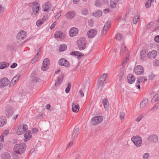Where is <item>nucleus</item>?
<instances>
[{
    "label": "nucleus",
    "instance_id": "obj_17",
    "mask_svg": "<svg viewBox=\"0 0 159 159\" xmlns=\"http://www.w3.org/2000/svg\"><path fill=\"white\" fill-rule=\"evenodd\" d=\"M72 111L73 112H77L79 110L80 107L76 103L74 102L72 104Z\"/></svg>",
    "mask_w": 159,
    "mask_h": 159
},
{
    "label": "nucleus",
    "instance_id": "obj_24",
    "mask_svg": "<svg viewBox=\"0 0 159 159\" xmlns=\"http://www.w3.org/2000/svg\"><path fill=\"white\" fill-rule=\"evenodd\" d=\"M70 54L72 56H75L78 57V58L80 59L81 57L84 56V54L78 51L72 52Z\"/></svg>",
    "mask_w": 159,
    "mask_h": 159
},
{
    "label": "nucleus",
    "instance_id": "obj_23",
    "mask_svg": "<svg viewBox=\"0 0 159 159\" xmlns=\"http://www.w3.org/2000/svg\"><path fill=\"white\" fill-rule=\"evenodd\" d=\"M6 115L8 117H11L13 114V110L11 107H8L6 111Z\"/></svg>",
    "mask_w": 159,
    "mask_h": 159
},
{
    "label": "nucleus",
    "instance_id": "obj_53",
    "mask_svg": "<svg viewBox=\"0 0 159 159\" xmlns=\"http://www.w3.org/2000/svg\"><path fill=\"white\" fill-rule=\"evenodd\" d=\"M81 12L83 15H86L88 12V10L87 9L84 8L82 10Z\"/></svg>",
    "mask_w": 159,
    "mask_h": 159
},
{
    "label": "nucleus",
    "instance_id": "obj_51",
    "mask_svg": "<svg viewBox=\"0 0 159 159\" xmlns=\"http://www.w3.org/2000/svg\"><path fill=\"white\" fill-rule=\"evenodd\" d=\"M125 116V114L124 112H121L120 114V116L121 120H122L124 119V117Z\"/></svg>",
    "mask_w": 159,
    "mask_h": 159
},
{
    "label": "nucleus",
    "instance_id": "obj_13",
    "mask_svg": "<svg viewBox=\"0 0 159 159\" xmlns=\"http://www.w3.org/2000/svg\"><path fill=\"white\" fill-rule=\"evenodd\" d=\"M96 30L93 29L90 30L87 33V35L89 38H92L94 37L97 34Z\"/></svg>",
    "mask_w": 159,
    "mask_h": 159
},
{
    "label": "nucleus",
    "instance_id": "obj_40",
    "mask_svg": "<svg viewBox=\"0 0 159 159\" xmlns=\"http://www.w3.org/2000/svg\"><path fill=\"white\" fill-rule=\"evenodd\" d=\"M107 74H104L102 75H101L100 77V80H101V81H103L105 80L107 78Z\"/></svg>",
    "mask_w": 159,
    "mask_h": 159
},
{
    "label": "nucleus",
    "instance_id": "obj_44",
    "mask_svg": "<svg viewBox=\"0 0 159 159\" xmlns=\"http://www.w3.org/2000/svg\"><path fill=\"white\" fill-rule=\"evenodd\" d=\"M32 82L33 83H36L37 82H38L40 80V79L38 77L34 76L32 78Z\"/></svg>",
    "mask_w": 159,
    "mask_h": 159
},
{
    "label": "nucleus",
    "instance_id": "obj_26",
    "mask_svg": "<svg viewBox=\"0 0 159 159\" xmlns=\"http://www.w3.org/2000/svg\"><path fill=\"white\" fill-rule=\"evenodd\" d=\"M119 0H110V6L113 8H116V5Z\"/></svg>",
    "mask_w": 159,
    "mask_h": 159
},
{
    "label": "nucleus",
    "instance_id": "obj_7",
    "mask_svg": "<svg viewBox=\"0 0 159 159\" xmlns=\"http://www.w3.org/2000/svg\"><path fill=\"white\" fill-rule=\"evenodd\" d=\"M134 71L136 74L138 75H143V74L144 69L142 66L138 65L134 69Z\"/></svg>",
    "mask_w": 159,
    "mask_h": 159
},
{
    "label": "nucleus",
    "instance_id": "obj_25",
    "mask_svg": "<svg viewBox=\"0 0 159 159\" xmlns=\"http://www.w3.org/2000/svg\"><path fill=\"white\" fill-rule=\"evenodd\" d=\"M75 15L74 11H69L67 12L66 17L68 19H71L73 18Z\"/></svg>",
    "mask_w": 159,
    "mask_h": 159
},
{
    "label": "nucleus",
    "instance_id": "obj_10",
    "mask_svg": "<svg viewBox=\"0 0 159 159\" xmlns=\"http://www.w3.org/2000/svg\"><path fill=\"white\" fill-rule=\"evenodd\" d=\"M58 63L60 65L66 67L70 66V64L68 61L64 58H61L59 60Z\"/></svg>",
    "mask_w": 159,
    "mask_h": 159
},
{
    "label": "nucleus",
    "instance_id": "obj_56",
    "mask_svg": "<svg viewBox=\"0 0 159 159\" xmlns=\"http://www.w3.org/2000/svg\"><path fill=\"white\" fill-rule=\"evenodd\" d=\"M16 83V82H15V81H14V80H13V79H12L11 82L10 83L9 87L13 86Z\"/></svg>",
    "mask_w": 159,
    "mask_h": 159
},
{
    "label": "nucleus",
    "instance_id": "obj_12",
    "mask_svg": "<svg viewBox=\"0 0 159 159\" xmlns=\"http://www.w3.org/2000/svg\"><path fill=\"white\" fill-rule=\"evenodd\" d=\"M158 138L156 134H152L149 136L147 140L149 142H152L154 143L156 142L158 140Z\"/></svg>",
    "mask_w": 159,
    "mask_h": 159
},
{
    "label": "nucleus",
    "instance_id": "obj_37",
    "mask_svg": "<svg viewBox=\"0 0 159 159\" xmlns=\"http://www.w3.org/2000/svg\"><path fill=\"white\" fill-rule=\"evenodd\" d=\"M102 14V12L101 11H98L94 13V15L95 17H99L101 16Z\"/></svg>",
    "mask_w": 159,
    "mask_h": 159
},
{
    "label": "nucleus",
    "instance_id": "obj_30",
    "mask_svg": "<svg viewBox=\"0 0 159 159\" xmlns=\"http://www.w3.org/2000/svg\"><path fill=\"white\" fill-rule=\"evenodd\" d=\"M103 104L105 108L107 109L109 107V102L107 98H105L102 101Z\"/></svg>",
    "mask_w": 159,
    "mask_h": 159
},
{
    "label": "nucleus",
    "instance_id": "obj_19",
    "mask_svg": "<svg viewBox=\"0 0 159 159\" xmlns=\"http://www.w3.org/2000/svg\"><path fill=\"white\" fill-rule=\"evenodd\" d=\"M127 79L128 82L130 84H132L134 82L135 78L132 74H130L128 75Z\"/></svg>",
    "mask_w": 159,
    "mask_h": 159
},
{
    "label": "nucleus",
    "instance_id": "obj_29",
    "mask_svg": "<svg viewBox=\"0 0 159 159\" xmlns=\"http://www.w3.org/2000/svg\"><path fill=\"white\" fill-rule=\"evenodd\" d=\"M42 7L44 11H48L50 8L49 2H46L44 5H43Z\"/></svg>",
    "mask_w": 159,
    "mask_h": 159
},
{
    "label": "nucleus",
    "instance_id": "obj_47",
    "mask_svg": "<svg viewBox=\"0 0 159 159\" xmlns=\"http://www.w3.org/2000/svg\"><path fill=\"white\" fill-rule=\"evenodd\" d=\"M158 94L156 93L154 96L153 97L152 101L153 100V99H154L155 100V101L157 102L159 101V98L158 97Z\"/></svg>",
    "mask_w": 159,
    "mask_h": 159
},
{
    "label": "nucleus",
    "instance_id": "obj_59",
    "mask_svg": "<svg viewBox=\"0 0 159 159\" xmlns=\"http://www.w3.org/2000/svg\"><path fill=\"white\" fill-rule=\"evenodd\" d=\"M32 131L34 134H36L38 132V130L36 128H34L32 129Z\"/></svg>",
    "mask_w": 159,
    "mask_h": 159
},
{
    "label": "nucleus",
    "instance_id": "obj_2",
    "mask_svg": "<svg viewBox=\"0 0 159 159\" xmlns=\"http://www.w3.org/2000/svg\"><path fill=\"white\" fill-rule=\"evenodd\" d=\"M86 43L85 38L84 37L80 38L77 41L78 47L80 50H83L85 48Z\"/></svg>",
    "mask_w": 159,
    "mask_h": 159
},
{
    "label": "nucleus",
    "instance_id": "obj_3",
    "mask_svg": "<svg viewBox=\"0 0 159 159\" xmlns=\"http://www.w3.org/2000/svg\"><path fill=\"white\" fill-rule=\"evenodd\" d=\"M131 140L137 147L140 146L142 143V138L140 136H133L131 138Z\"/></svg>",
    "mask_w": 159,
    "mask_h": 159
},
{
    "label": "nucleus",
    "instance_id": "obj_14",
    "mask_svg": "<svg viewBox=\"0 0 159 159\" xmlns=\"http://www.w3.org/2000/svg\"><path fill=\"white\" fill-rule=\"evenodd\" d=\"M65 34L64 33H62L60 31H58L56 32L54 36L56 38H58L61 39H64L65 37Z\"/></svg>",
    "mask_w": 159,
    "mask_h": 159
},
{
    "label": "nucleus",
    "instance_id": "obj_50",
    "mask_svg": "<svg viewBox=\"0 0 159 159\" xmlns=\"http://www.w3.org/2000/svg\"><path fill=\"white\" fill-rule=\"evenodd\" d=\"M149 79L151 80H153L155 77V75L151 73L149 76Z\"/></svg>",
    "mask_w": 159,
    "mask_h": 159
},
{
    "label": "nucleus",
    "instance_id": "obj_42",
    "mask_svg": "<svg viewBox=\"0 0 159 159\" xmlns=\"http://www.w3.org/2000/svg\"><path fill=\"white\" fill-rule=\"evenodd\" d=\"M71 87V84L70 83L68 84L67 87L66 89L65 92L66 93H67L69 92Z\"/></svg>",
    "mask_w": 159,
    "mask_h": 159
},
{
    "label": "nucleus",
    "instance_id": "obj_18",
    "mask_svg": "<svg viewBox=\"0 0 159 159\" xmlns=\"http://www.w3.org/2000/svg\"><path fill=\"white\" fill-rule=\"evenodd\" d=\"M31 136V132L30 130H29L26 132L24 135L25 139L24 140V142H26L27 141L30 140Z\"/></svg>",
    "mask_w": 159,
    "mask_h": 159
},
{
    "label": "nucleus",
    "instance_id": "obj_8",
    "mask_svg": "<svg viewBox=\"0 0 159 159\" xmlns=\"http://www.w3.org/2000/svg\"><path fill=\"white\" fill-rule=\"evenodd\" d=\"M49 61L47 58H45L43 63V66L41 69L43 71L46 70L49 67Z\"/></svg>",
    "mask_w": 159,
    "mask_h": 159
},
{
    "label": "nucleus",
    "instance_id": "obj_5",
    "mask_svg": "<svg viewBox=\"0 0 159 159\" xmlns=\"http://www.w3.org/2000/svg\"><path fill=\"white\" fill-rule=\"evenodd\" d=\"M102 117L101 116H98L93 117L91 120V123L94 125H98L102 122Z\"/></svg>",
    "mask_w": 159,
    "mask_h": 159
},
{
    "label": "nucleus",
    "instance_id": "obj_49",
    "mask_svg": "<svg viewBox=\"0 0 159 159\" xmlns=\"http://www.w3.org/2000/svg\"><path fill=\"white\" fill-rule=\"evenodd\" d=\"M20 74H18L16 76L13 78V80H14L15 81V82H16L17 81L19 80L20 77Z\"/></svg>",
    "mask_w": 159,
    "mask_h": 159
},
{
    "label": "nucleus",
    "instance_id": "obj_32",
    "mask_svg": "<svg viewBox=\"0 0 159 159\" xmlns=\"http://www.w3.org/2000/svg\"><path fill=\"white\" fill-rule=\"evenodd\" d=\"M9 64L6 62L0 63V69H3L7 67H8Z\"/></svg>",
    "mask_w": 159,
    "mask_h": 159
},
{
    "label": "nucleus",
    "instance_id": "obj_52",
    "mask_svg": "<svg viewBox=\"0 0 159 159\" xmlns=\"http://www.w3.org/2000/svg\"><path fill=\"white\" fill-rule=\"evenodd\" d=\"M143 116V115L141 114L138 116L136 119V120L137 122H139L142 119Z\"/></svg>",
    "mask_w": 159,
    "mask_h": 159
},
{
    "label": "nucleus",
    "instance_id": "obj_48",
    "mask_svg": "<svg viewBox=\"0 0 159 159\" xmlns=\"http://www.w3.org/2000/svg\"><path fill=\"white\" fill-rule=\"evenodd\" d=\"M106 82L104 83V82L103 81H101V80L99 79V81L98 83V88H99V87L102 84H103V85L102 87V88H103V85L105 84H106Z\"/></svg>",
    "mask_w": 159,
    "mask_h": 159
},
{
    "label": "nucleus",
    "instance_id": "obj_34",
    "mask_svg": "<svg viewBox=\"0 0 159 159\" xmlns=\"http://www.w3.org/2000/svg\"><path fill=\"white\" fill-rule=\"evenodd\" d=\"M79 131V128H77L74 130V131L73 134L72 136V139H74L75 138V137L76 136L78 135Z\"/></svg>",
    "mask_w": 159,
    "mask_h": 159
},
{
    "label": "nucleus",
    "instance_id": "obj_1",
    "mask_svg": "<svg viewBox=\"0 0 159 159\" xmlns=\"http://www.w3.org/2000/svg\"><path fill=\"white\" fill-rule=\"evenodd\" d=\"M26 147L25 143L16 144L14 147V151L16 153L20 155L23 153L26 149Z\"/></svg>",
    "mask_w": 159,
    "mask_h": 159
},
{
    "label": "nucleus",
    "instance_id": "obj_41",
    "mask_svg": "<svg viewBox=\"0 0 159 159\" xmlns=\"http://www.w3.org/2000/svg\"><path fill=\"white\" fill-rule=\"evenodd\" d=\"M123 38V35L119 33H117L116 37V39L119 41L120 40Z\"/></svg>",
    "mask_w": 159,
    "mask_h": 159
},
{
    "label": "nucleus",
    "instance_id": "obj_15",
    "mask_svg": "<svg viewBox=\"0 0 159 159\" xmlns=\"http://www.w3.org/2000/svg\"><path fill=\"white\" fill-rule=\"evenodd\" d=\"M111 26V24L110 22H106L102 30V34L105 35L107 33V29L110 28Z\"/></svg>",
    "mask_w": 159,
    "mask_h": 159
},
{
    "label": "nucleus",
    "instance_id": "obj_54",
    "mask_svg": "<svg viewBox=\"0 0 159 159\" xmlns=\"http://www.w3.org/2000/svg\"><path fill=\"white\" fill-rule=\"evenodd\" d=\"M153 65L155 66H157L159 65V59L155 60L154 61Z\"/></svg>",
    "mask_w": 159,
    "mask_h": 159
},
{
    "label": "nucleus",
    "instance_id": "obj_38",
    "mask_svg": "<svg viewBox=\"0 0 159 159\" xmlns=\"http://www.w3.org/2000/svg\"><path fill=\"white\" fill-rule=\"evenodd\" d=\"M154 0H148L147 2L146 3L145 6L147 8H149L151 5L152 2H154Z\"/></svg>",
    "mask_w": 159,
    "mask_h": 159
},
{
    "label": "nucleus",
    "instance_id": "obj_6",
    "mask_svg": "<svg viewBox=\"0 0 159 159\" xmlns=\"http://www.w3.org/2000/svg\"><path fill=\"white\" fill-rule=\"evenodd\" d=\"M10 83L9 80L7 78H4L0 80V88H4L7 86Z\"/></svg>",
    "mask_w": 159,
    "mask_h": 159
},
{
    "label": "nucleus",
    "instance_id": "obj_55",
    "mask_svg": "<svg viewBox=\"0 0 159 159\" xmlns=\"http://www.w3.org/2000/svg\"><path fill=\"white\" fill-rule=\"evenodd\" d=\"M5 10V7L0 4V13H3Z\"/></svg>",
    "mask_w": 159,
    "mask_h": 159
},
{
    "label": "nucleus",
    "instance_id": "obj_21",
    "mask_svg": "<svg viewBox=\"0 0 159 159\" xmlns=\"http://www.w3.org/2000/svg\"><path fill=\"white\" fill-rule=\"evenodd\" d=\"M7 123V119L4 116L0 117V127H2Z\"/></svg>",
    "mask_w": 159,
    "mask_h": 159
},
{
    "label": "nucleus",
    "instance_id": "obj_58",
    "mask_svg": "<svg viewBox=\"0 0 159 159\" xmlns=\"http://www.w3.org/2000/svg\"><path fill=\"white\" fill-rule=\"evenodd\" d=\"M61 14V11L59 12L55 16V19L57 20L58 19L60 16Z\"/></svg>",
    "mask_w": 159,
    "mask_h": 159
},
{
    "label": "nucleus",
    "instance_id": "obj_60",
    "mask_svg": "<svg viewBox=\"0 0 159 159\" xmlns=\"http://www.w3.org/2000/svg\"><path fill=\"white\" fill-rule=\"evenodd\" d=\"M154 40L155 42L159 43V35L156 36Z\"/></svg>",
    "mask_w": 159,
    "mask_h": 159
},
{
    "label": "nucleus",
    "instance_id": "obj_35",
    "mask_svg": "<svg viewBox=\"0 0 159 159\" xmlns=\"http://www.w3.org/2000/svg\"><path fill=\"white\" fill-rule=\"evenodd\" d=\"M66 45L64 44H62L60 45L59 47V51L60 52L64 51L66 49Z\"/></svg>",
    "mask_w": 159,
    "mask_h": 159
},
{
    "label": "nucleus",
    "instance_id": "obj_63",
    "mask_svg": "<svg viewBox=\"0 0 159 159\" xmlns=\"http://www.w3.org/2000/svg\"><path fill=\"white\" fill-rule=\"evenodd\" d=\"M57 24V22H54L51 25L50 27V28L51 29H52L54 28L56 24Z\"/></svg>",
    "mask_w": 159,
    "mask_h": 159
},
{
    "label": "nucleus",
    "instance_id": "obj_4",
    "mask_svg": "<svg viewBox=\"0 0 159 159\" xmlns=\"http://www.w3.org/2000/svg\"><path fill=\"white\" fill-rule=\"evenodd\" d=\"M28 129V126L26 124L21 125L17 130V134L18 135L23 134Z\"/></svg>",
    "mask_w": 159,
    "mask_h": 159
},
{
    "label": "nucleus",
    "instance_id": "obj_27",
    "mask_svg": "<svg viewBox=\"0 0 159 159\" xmlns=\"http://www.w3.org/2000/svg\"><path fill=\"white\" fill-rule=\"evenodd\" d=\"M1 157L2 159H10L11 158L10 154L7 152L2 153L1 155Z\"/></svg>",
    "mask_w": 159,
    "mask_h": 159
},
{
    "label": "nucleus",
    "instance_id": "obj_62",
    "mask_svg": "<svg viewBox=\"0 0 159 159\" xmlns=\"http://www.w3.org/2000/svg\"><path fill=\"white\" fill-rule=\"evenodd\" d=\"M17 64L16 63H13L11 66L10 67L11 68H15L17 66Z\"/></svg>",
    "mask_w": 159,
    "mask_h": 159
},
{
    "label": "nucleus",
    "instance_id": "obj_61",
    "mask_svg": "<svg viewBox=\"0 0 159 159\" xmlns=\"http://www.w3.org/2000/svg\"><path fill=\"white\" fill-rule=\"evenodd\" d=\"M140 83L139 82L138 80H137V81L136 84V86L137 87L138 89H140Z\"/></svg>",
    "mask_w": 159,
    "mask_h": 159
},
{
    "label": "nucleus",
    "instance_id": "obj_36",
    "mask_svg": "<svg viewBox=\"0 0 159 159\" xmlns=\"http://www.w3.org/2000/svg\"><path fill=\"white\" fill-rule=\"evenodd\" d=\"M138 80L140 83L143 82V81H146L147 80V78L144 77H140L137 78Z\"/></svg>",
    "mask_w": 159,
    "mask_h": 159
},
{
    "label": "nucleus",
    "instance_id": "obj_16",
    "mask_svg": "<svg viewBox=\"0 0 159 159\" xmlns=\"http://www.w3.org/2000/svg\"><path fill=\"white\" fill-rule=\"evenodd\" d=\"M157 54V52L155 50H152L149 52L148 54V56L149 58L155 59Z\"/></svg>",
    "mask_w": 159,
    "mask_h": 159
},
{
    "label": "nucleus",
    "instance_id": "obj_33",
    "mask_svg": "<svg viewBox=\"0 0 159 159\" xmlns=\"http://www.w3.org/2000/svg\"><path fill=\"white\" fill-rule=\"evenodd\" d=\"M140 16L139 14L137 13V14L134 16V18L133 20V23L134 24H136L138 22V20L139 19Z\"/></svg>",
    "mask_w": 159,
    "mask_h": 159
},
{
    "label": "nucleus",
    "instance_id": "obj_43",
    "mask_svg": "<svg viewBox=\"0 0 159 159\" xmlns=\"http://www.w3.org/2000/svg\"><path fill=\"white\" fill-rule=\"evenodd\" d=\"M95 5L97 7H99L101 6V1L100 0H96L95 1Z\"/></svg>",
    "mask_w": 159,
    "mask_h": 159
},
{
    "label": "nucleus",
    "instance_id": "obj_39",
    "mask_svg": "<svg viewBox=\"0 0 159 159\" xmlns=\"http://www.w3.org/2000/svg\"><path fill=\"white\" fill-rule=\"evenodd\" d=\"M44 20H43V18L42 19L39 20H37L36 23V25L37 26L39 27L42 25L43 23Z\"/></svg>",
    "mask_w": 159,
    "mask_h": 159
},
{
    "label": "nucleus",
    "instance_id": "obj_20",
    "mask_svg": "<svg viewBox=\"0 0 159 159\" xmlns=\"http://www.w3.org/2000/svg\"><path fill=\"white\" fill-rule=\"evenodd\" d=\"M63 75H61V76H59L57 77V80L55 82V87L58 86L63 81Z\"/></svg>",
    "mask_w": 159,
    "mask_h": 159
},
{
    "label": "nucleus",
    "instance_id": "obj_22",
    "mask_svg": "<svg viewBox=\"0 0 159 159\" xmlns=\"http://www.w3.org/2000/svg\"><path fill=\"white\" fill-rule=\"evenodd\" d=\"M148 100L146 98H144L143 100L140 102V106L141 108L146 107L148 104Z\"/></svg>",
    "mask_w": 159,
    "mask_h": 159
},
{
    "label": "nucleus",
    "instance_id": "obj_9",
    "mask_svg": "<svg viewBox=\"0 0 159 159\" xmlns=\"http://www.w3.org/2000/svg\"><path fill=\"white\" fill-rule=\"evenodd\" d=\"M27 34L25 31L22 30H20L17 35L16 38L19 40H23L27 36Z\"/></svg>",
    "mask_w": 159,
    "mask_h": 159
},
{
    "label": "nucleus",
    "instance_id": "obj_64",
    "mask_svg": "<svg viewBox=\"0 0 159 159\" xmlns=\"http://www.w3.org/2000/svg\"><path fill=\"white\" fill-rule=\"evenodd\" d=\"M152 26V23H150L147 25V28L148 29H150Z\"/></svg>",
    "mask_w": 159,
    "mask_h": 159
},
{
    "label": "nucleus",
    "instance_id": "obj_57",
    "mask_svg": "<svg viewBox=\"0 0 159 159\" xmlns=\"http://www.w3.org/2000/svg\"><path fill=\"white\" fill-rule=\"evenodd\" d=\"M149 154L148 153H145L143 156V159H148L149 157Z\"/></svg>",
    "mask_w": 159,
    "mask_h": 159
},
{
    "label": "nucleus",
    "instance_id": "obj_11",
    "mask_svg": "<svg viewBox=\"0 0 159 159\" xmlns=\"http://www.w3.org/2000/svg\"><path fill=\"white\" fill-rule=\"evenodd\" d=\"M78 33V30L75 27L71 28L69 31V34L70 37H74L77 35Z\"/></svg>",
    "mask_w": 159,
    "mask_h": 159
},
{
    "label": "nucleus",
    "instance_id": "obj_31",
    "mask_svg": "<svg viewBox=\"0 0 159 159\" xmlns=\"http://www.w3.org/2000/svg\"><path fill=\"white\" fill-rule=\"evenodd\" d=\"M146 50L145 49L142 50L140 52V58L143 59L146 56Z\"/></svg>",
    "mask_w": 159,
    "mask_h": 159
},
{
    "label": "nucleus",
    "instance_id": "obj_46",
    "mask_svg": "<svg viewBox=\"0 0 159 159\" xmlns=\"http://www.w3.org/2000/svg\"><path fill=\"white\" fill-rule=\"evenodd\" d=\"M127 49L125 47V46H124V45H122L121 47V49L120 50V55H121L122 54L124 51L127 50Z\"/></svg>",
    "mask_w": 159,
    "mask_h": 159
},
{
    "label": "nucleus",
    "instance_id": "obj_28",
    "mask_svg": "<svg viewBox=\"0 0 159 159\" xmlns=\"http://www.w3.org/2000/svg\"><path fill=\"white\" fill-rule=\"evenodd\" d=\"M39 4L38 3H36V4L33 6V10L35 14H36L38 13L39 9Z\"/></svg>",
    "mask_w": 159,
    "mask_h": 159
},
{
    "label": "nucleus",
    "instance_id": "obj_45",
    "mask_svg": "<svg viewBox=\"0 0 159 159\" xmlns=\"http://www.w3.org/2000/svg\"><path fill=\"white\" fill-rule=\"evenodd\" d=\"M129 60V58L126 57L125 60H124L122 63V65L123 68H124L125 65L127 63V61Z\"/></svg>",
    "mask_w": 159,
    "mask_h": 159
}]
</instances>
